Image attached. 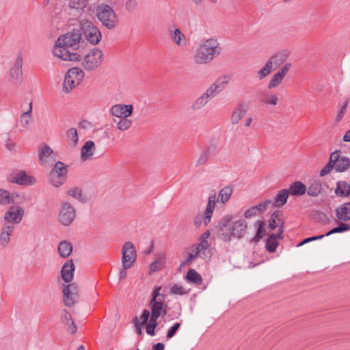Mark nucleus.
Returning <instances> with one entry per match:
<instances>
[{
  "label": "nucleus",
  "mask_w": 350,
  "mask_h": 350,
  "mask_svg": "<svg viewBox=\"0 0 350 350\" xmlns=\"http://www.w3.org/2000/svg\"><path fill=\"white\" fill-rule=\"evenodd\" d=\"M81 40L82 35L79 29L61 35L55 42L53 54L64 61H79L81 55L71 50L78 49Z\"/></svg>",
  "instance_id": "nucleus-1"
},
{
  "label": "nucleus",
  "mask_w": 350,
  "mask_h": 350,
  "mask_svg": "<svg viewBox=\"0 0 350 350\" xmlns=\"http://www.w3.org/2000/svg\"><path fill=\"white\" fill-rule=\"evenodd\" d=\"M247 227L244 219L226 215L219 224V236L224 241H230L232 238L240 239L245 234Z\"/></svg>",
  "instance_id": "nucleus-2"
},
{
  "label": "nucleus",
  "mask_w": 350,
  "mask_h": 350,
  "mask_svg": "<svg viewBox=\"0 0 350 350\" xmlns=\"http://www.w3.org/2000/svg\"><path fill=\"white\" fill-rule=\"evenodd\" d=\"M222 49L216 38H206L200 41L193 55L196 64H210L221 53Z\"/></svg>",
  "instance_id": "nucleus-3"
},
{
  "label": "nucleus",
  "mask_w": 350,
  "mask_h": 350,
  "mask_svg": "<svg viewBox=\"0 0 350 350\" xmlns=\"http://www.w3.org/2000/svg\"><path fill=\"white\" fill-rule=\"evenodd\" d=\"M77 218V209L75 206L66 200L61 201L58 207L57 222L62 226H71Z\"/></svg>",
  "instance_id": "nucleus-4"
},
{
  "label": "nucleus",
  "mask_w": 350,
  "mask_h": 350,
  "mask_svg": "<svg viewBox=\"0 0 350 350\" xmlns=\"http://www.w3.org/2000/svg\"><path fill=\"white\" fill-rule=\"evenodd\" d=\"M96 14L98 19L108 29H113L118 25V17L112 7L109 5H98Z\"/></svg>",
  "instance_id": "nucleus-5"
},
{
  "label": "nucleus",
  "mask_w": 350,
  "mask_h": 350,
  "mask_svg": "<svg viewBox=\"0 0 350 350\" xmlns=\"http://www.w3.org/2000/svg\"><path fill=\"white\" fill-rule=\"evenodd\" d=\"M84 77L83 71L77 67H74L67 72L62 87L65 93H69L72 90L81 83Z\"/></svg>",
  "instance_id": "nucleus-6"
},
{
  "label": "nucleus",
  "mask_w": 350,
  "mask_h": 350,
  "mask_svg": "<svg viewBox=\"0 0 350 350\" xmlns=\"http://www.w3.org/2000/svg\"><path fill=\"white\" fill-rule=\"evenodd\" d=\"M67 172V166L64 163L57 161L49 174V183L55 187L63 185L66 181Z\"/></svg>",
  "instance_id": "nucleus-7"
},
{
  "label": "nucleus",
  "mask_w": 350,
  "mask_h": 350,
  "mask_svg": "<svg viewBox=\"0 0 350 350\" xmlns=\"http://www.w3.org/2000/svg\"><path fill=\"white\" fill-rule=\"evenodd\" d=\"M103 57L102 51L94 49L84 56L82 65L88 71L94 70L101 65Z\"/></svg>",
  "instance_id": "nucleus-8"
},
{
  "label": "nucleus",
  "mask_w": 350,
  "mask_h": 350,
  "mask_svg": "<svg viewBox=\"0 0 350 350\" xmlns=\"http://www.w3.org/2000/svg\"><path fill=\"white\" fill-rule=\"evenodd\" d=\"M137 259L136 250L131 241L126 242L122 249V263L125 269H130Z\"/></svg>",
  "instance_id": "nucleus-9"
},
{
  "label": "nucleus",
  "mask_w": 350,
  "mask_h": 350,
  "mask_svg": "<svg viewBox=\"0 0 350 350\" xmlns=\"http://www.w3.org/2000/svg\"><path fill=\"white\" fill-rule=\"evenodd\" d=\"M81 29L84 32L85 38L92 44H98L101 40L102 35L98 28L90 21H85L81 24Z\"/></svg>",
  "instance_id": "nucleus-10"
},
{
  "label": "nucleus",
  "mask_w": 350,
  "mask_h": 350,
  "mask_svg": "<svg viewBox=\"0 0 350 350\" xmlns=\"http://www.w3.org/2000/svg\"><path fill=\"white\" fill-rule=\"evenodd\" d=\"M25 211L20 206H12L4 213L2 222L16 226L23 219Z\"/></svg>",
  "instance_id": "nucleus-11"
},
{
  "label": "nucleus",
  "mask_w": 350,
  "mask_h": 350,
  "mask_svg": "<svg viewBox=\"0 0 350 350\" xmlns=\"http://www.w3.org/2000/svg\"><path fill=\"white\" fill-rule=\"evenodd\" d=\"M79 292L77 284L72 283L66 285L63 289V302L68 307L72 306L76 301Z\"/></svg>",
  "instance_id": "nucleus-12"
},
{
  "label": "nucleus",
  "mask_w": 350,
  "mask_h": 350,
  "mask_svg": "<svg viewBox=\"0 0 350 350\" xmlns=\"http://www.w3.org/2000/svg\"><path fill=\"white\" fill-rule=\"evenodd\" d=\"M38 157L40 163L42 165L49 164L54 162L56 159L54 151L45 144L39 146Z\"/></svg>",
  "instance_id": "nucleus-13"
},
{
  "label": "nucleus",
  "mask_w": 350,
  "mask_h": 350,
  "mask_svg": "<svg viewBox=\"0 0 350 350\" xmlns=\"http://www.w3.org/2000/svg\"><path fill=\"white\" fill-rule=\"evenodd\" d=\"M10 180L20 185H31L36 183V179L33 176L23 170L12 174Z\"/></svg>",
  "instance_id": "nucleus-14"
},
{
  "label": "nucleus",
  "mask_w": 350,
  "mask_h": 350,
  "mask_svg": "<svg viewBox=\"0 0 350 350\" xmlns=\"http://www.w3.org/2000/svg\"><path fill=\"white\" fill-rule=\"evenodd\" d=\"M133 110L132 105L117 104L111 107L110 112L113 116L122 118L129 117L132 114Z\"/></svg>",
  "instance_id": "nucleus-15"
},
{
  "label": "nucleus",
  "mask_w": 350,
  "mask_h": 350,
  "mask_svg": "<svg viewBox=\"0 0 350 350\" xmlns=\"http://www.w3.org/2000/svg\"><path fill=\"white\" fill-rule=\"evenodd\" d=\"M15 228L16 226L13 224L2 222L0 232V245L2 247H6L9 244Z\"/></svg>",
  "instance_id": "nucleus-16"
},
{
  "label": "nucleus",
  "mask_w": 350,
  "mask_h": 350,
  "mask_svg": "<svg viewBox=\"0 0 350 350\" xmlns=\"http://www.w3.org/2000/svg\"><path fill=\"white\" fill-rule=\"evenodd\" d=\"M332 156H335L336 157V161H334L333 165L336 172H345L349 167L350 160L349 158L345 157H340L338 151L332 152L330 157Z\"/></svg>",
  "instance_id": "nucleus-17"
},
{
  "label": "nucleus",
  "mask_w": 350,
  "mask_h": 350,
  "mask_svg": "<svg viewBox=\"0 0 350 350\" xmlns=\"http://www.w3.org/2000/svg\"><path fill=\"white\" fill-rule=\"evenodd\" d=\"M22 66L23 59L21 55H18L16 58L14 65L10 70V75L13 83L18 84L21 81L23 75Z\"/></svg>",
  "instance_id": "nucleus-18"
},
{
  "label": "nucleus",
  "mask_w": 350,
  "mask_h": 350,
  "mask_svg": "<svg viewBox=\"0 0 350 350\" xmlns=\"http://www.w3.org/2000/svg\"><path fill=\"white\" fill-rule=\"evenodd\" d=\"M219 202V198L214 193L209 196L207 202L206 208L204 212V225L207 226L211 222L213 211L216 206V203Z\"/></svg>",
  "instance_id": "nucleus-19"
},
{
  "label": "nucleus",
  "mask_w": 350,
  "mask_h": 350,
  "mask_svg": "<svg viewBox=\"0 0 350 350\" xmlns=\"http://www.w3.org/2000/svg\"><path fill=\"white\" fill-rule=\"evenodd\" d=\"M75 268L72 260H67L63 265L61 270V275L66 283H69L73 279Z\"/></svg>",
  "instance_id": "nucleus-20"
},
{
  "label": "nucleus",
  "mask_w": 350,
  "mask_h": 350,
  "mask_svg": "<svg viewBox=\"0 0 350 350\" xmlns=\"http://www.w3.org/2000/svg\"><path fill=\"white\" fill-rule=\"evenodd\" d=\"M280 98L278 94H273L268 90L262 92L259 101L266 106H276L279 103Z\"/></svg>",
  "instance_id": "nucleus-21"
},
{
  "label": "nucleus",
  "mask_w": 350,
  "mask_h": 350,
  "mask_svg": "<svg viewBox=\"0 0 350 350\" xmlns=\"http://www.w3.org/2000/svg\"><path fill=\"white\" fill-rule=\"evenodd\" d=\"M171 38L174 43L179 47H185L187 45L185 35L178 28L170 29Z\"/></svg>",
  "instance_id": "nucleus-22"
},
{
  "label": "nucleus",
  "mask_w": 350,
  "mask_h": 350,
  "mask_svg": "<svg viewBox=\"0 0 350 350\" xmlns=\"http://www.w3.org/2000/svg\"><path fill=\"white\" fill-rule=\"evenodd\" d=\"M247 111V107L245 104H239L233 110L230 121L232 124H238Z\"/></svg>",
  "instance_id": "nucleus-23"
},
{
  "label": "nucleus",
  "mask_w": 350,
  "mask_h": 350,
  "mask_svg": "<svg viewBox=\"0 0 350 350\" xmlns=\"http://www.w3.org/2000/svg\"><path fill=\"white\" fill-rule=\"evenodd\" d=\"M290 55L288 50H282L273 54L267 61L271 62V66L278 67L284 62Z\"/></svg>",
  "instance_id": "nucleus-24"
},
{
  "label": "nucleus",
  "mask_w": 350,
  "mask_h": 350,
  "mask_svg": "<svg viewBox=\"0 0 350 350\" xmlns=\"http://www.w3.org/2000/svg\"><path fill=\"white\" fill-rule=\"evenodd\" d=\"M66 194L82 203H85L88 200L87 196L83 193L82 189L78 187L70 188L67 190Z\"/></svg>",
  "instance_id": "nucleus-25"
},
{
  "label": "nucleus",
  "mask_w": 350,
  "mask_h": 350,
  "mask_svg": "<svg viewBox=\"0 0 350 350\" xmlns=\"http://www.w3.org/2000/svg\"><path fill=\"white\" fill-rule=\"evenodd\" d=\"M94 142L89 140L87 141L81 150V157L83 160H88L92 157L95 152Z\"/></svg>",
  "instance_id": "nucleus-26"
},
{
  "label": "nucleus",
  "mask_w": 350,
  "mask_h": 350,
  "mask_svg": "<svg viewBox=\"0 0 350 350\" xmlns=\"http://www.w3.org/2000/svg\"><path fill=\"white\" fill-rule=\"evenodd\" d=\"M62 321L67 325L68 332L72 334L77 332V327L72 319L71 314L66 310H63L62 314Z\"/></svg>",
  "instance_id": "nucleus-27"
},
{
  "label": "nucleus",
  "mask_w": 350,
  "mask_h": 350,
  "mask_svg": "<svg viewBox=\"0 0 350 350\" xmlns=\"http://www.w3.org/2000/svg\"><path fill=\"white\" fill-rule=\"evenodd\" d=\"M336 215L339 220H350V202L345 203L336 209Z\"/></svg>",
  "instance_id": "nucleus-28"
},
{
  "label": "nucleus",
  "mask_w": 350,
  "mask_h": 350,
  "mask_svg": "<svg viewBox=\"0 0 350 350\" xmlns=\"http://www.w3.org/2000/svg\"><path fill=\"white\" fill-rule=\"evenodd\" d=\"M288 191L291 196H300L306 193L307 189L303 183L295 181L291 185Z\"/></svg>",
  "instance_id": "nucleus-29"
},
{
  "label": "nucleus",
  "mask_w": 350,
  "mask_h": 350,
  "mask_svg": "<svg viewBox=\"0 0 350 350\" xmlns=\"http://www.w3.org/2000/svg\"><path fill=\"white\" fill-rule=\"evenodd\" d=\"M165 300H159L157 301H149V306L151 310V314L160 317V316L164 313L165 314V310L164 308Z\"/></svg>",
  "instance_id": "nucleus-30"
},
{
  "label": "nucleus",
  "mask_w": 350,
  "mask_h": 350,
  "mask_svg": "<svg viewBox=\"0 0 350 350\" xmlns=\"http://www.w3.org/2000/svg\"><path fill=\"white\" fill-rule=\"evenodd\" d=\"M290 195L288 189H283L278 193L275 196L274 201H272V204L275 207L282 206L284 205L287 201L288 196Z\"/></svg>",
  "instance_id": "nucleus-31"
},
{
  "label": "nucleus",
  "mask_w": 350,
  "mask_h": 350,
  "mask_svg": "<svg viewBox=\"0 0 350 350\" xmlns=\"http://www.w3.org/2000/svg\"><path fill=\"white\" fill-rule=\"evenodd\" d=\"M72 245L68 241H62L58 245V252L62 258H68L72 252Z\"/></svg>",
  "instance_id": "nucleus-32"
},
{
  "label": "nucleus",
  "mask_w": 350,
  "mask_h": 350,
  "mask_svg": "<svg viewBox=\"0 0 350 350\" xmlns=\"http://www.w3.org/2000/svg\"><path fill=\"white\" fill-rule=\"evenodd\" d=\"M14 196L13 193L10 191L0 189V204L5 206L10 204H14Z\"/></svg>",
  "instance_id": "nucleus-33"
},
{
  "label": "nucleus",
  "mask_w": 350,
  "mask_h": 350,
  "mask_svg": "<svg viewBox=\"0 0 350 350\" xmlns=\"http://www.w3.org/2000/svg\"><path fill=\"white\" fill-rule=\"evenodd\" d=\"M186 280L188 282L193 283L196 285H200L202 282V276L193 269L188 270L186 275Z\"/></svg>",
  "instance_id": "nucleus-34"
},
{
  "label": "nucleus",
  "mask_w": 350,
  "mask_h": 350,
  "mask_svg": "<svg viewBox=\"0 0 350 350\" xmlns=\"http://www.w3.org/2000/svg\"><path fill=\"white\" fill-rule=\"evenodd\" d=\"M210 100L211 99L203 93L193 102L191 109L193 111H198L204 107Z\"/></svg>",
  "instance_id": "nucleus-35"
},
{
  "label": "nucleus",
  "mask_w": 350,
  "mask_h": 350,
  "mask_svg": "<svg viewBox=\"0 0 350 350\" xmlns=\"http://www.w3.org/2000/svg\"><path fill=\"white\" fill-rule=\"evenodd\" d=\"M335 193L338 196H348L350 195V185L345 181H340L337 184Z\"/></svg>",
  "instance_id": "nucleus-36"
},
{
  "label": "nucleus",
  "mask_w": 350,
  "mask_h": 350,
  "mask_svg": "<svg viewBox=\"0 0 350 350\" xmlns=\"http://www.w3.org/2000/svg\"><path fill=\"white\" fill-rule=\"evenodd\" d=\"M66 135L68 144L72 147H75L79 141V135L77 129L75 128H70L67 131Z\"/></svg>",
  "instance_id": "nucleus-37"
},
{
  "label": "nucleus",
  "mask_w": 350,
  "mask_h": 350,
  "mask_svg": "<svg viewBox=\"0 0 350 350\" xmlns=\"http://www.w3.org/2000/svg\"><path fill=\"white\" fill-rule=\"evenodd\" d=\"M273 70L271 66V62L267 61L265 64L257 72V77L259 80H262L267 77Z\"/></svg>",
  "instance_id": "nucleus-38"
},
{
  "label": "nucleus",
  "mask_w": 350,
  "mask_h": 350,
  "mask_svg": "<svg viewBox=\"0 0 350 350\" xmlns=\"http://www.w3.org/2000/svg\"><path fill=\"white\" fill-rule=\"evenodd\" d=\"M230 77L228 75H223L218 77L213 83L214 85L221 92L224 90L230 81Z\"/></svg>",
  "instance_id": "nucleus-39"
},
{
  "label": "nucleus",
  "mask_w": 350,
  "mask_h": 350,
  "mask_svg": "<svg viewBox=\"0 0 350 350\" xmlns=\"http://www.w3.org/2000/svg\"><path fill=\"white\" fill-rule=\"evenodd\" d=\"M321 191V183L318 180L313 181L309 186L307 193L308 196L317 197Z\"/></svg>",
  "instance_id": "nucleus-40"
},
{
  "label": "nucleus",
  "mask_w": 350,
  "mask_h": 350,
  "mask_svg": "<svg viewBox=\"0 0 350 350\" xmlns=\"http://www.w3.org/2000/svg\"><path fill=\"white\" fill-rule=\"evenodd\" d=\"M31 113L32 103H30L29 109L26 112H24L21 115L20 121L22 126L25 128L27 127L31 120Z\"/></svg>",
  "instance_id": "nucleus-41"
},
{
  "label": "nucleus",
  "mask_w": 350,
  "mask_h": 350,
  "mask_svg": "<svg viewBox=\"0 0 350 350\" xmlns=\"http://www.w3.org/2000/svg\"><path fill=\"white\" fill-rule=\"evenodd\" d=\"M232 194V189L230 187H226L223 188L219 193V201H221V203L224 204L230 198Z\"/></svg>",
  "instance_id": "nucleus-42"
},
{
  "label": "nucleus",
  "mask_w": 350,
  "mask_h": 350,
  "mask_svg": "<svg viewBox=\"0 0 350 350\" xmlns=\"http://www.w3.org/2000/svg\"><path fill=\"white\" fill-rule=\"evenodd\" d=\"M255 226L258 228L256 236L253 240L258 242L260 239L265 236V224L262 221H256Z\"/></svg>",
  "instance_id": "nucleus-43"
},
{
  "label": "nucleus",
  "mask_w": 350,
  "mask_h": 350,
  "mask_svg": "<svg viewBox=\"0 0 350 350\" xmlns=\"http://www.w3.org/2000/svg\"><path fill=\"white\" fill-rule=\"evenodd\" d=\"M209 247L208 241H200L198 245L195 247V250L199 254V256L202 258H206V252Z\"/></svg>",
  "instance_id": "nucleus-44"
},
{
  "label": "nucleus",
  "mask_w": 350,
  "mask_h": 350,
  "mask_svg": "<svg viewBox=\"0 0 350 350\" xmlns=\"http://www.w3.org/2000/svg\"><path fill=\"white\" fill-rule=\"evenodd\" d=\"M278 245V243L276 239V237L275 234H272L269 236L266 241V249L269 252H273L275 251Z\"/></svg>",
  "instance_id": "nucleus-45"
},
{
  "label": "nucleus",
  "mask_w": 350,
  "mask_h": 350,
  "mask_svg": "<svg viewBox=\"0 0 350 350\" xmlns=\"http://www.w3.org/2000/svg\"><path fill=\"white\" fill-rule=\"evenodd\" d=\"M350 230V226L345 223L341 222L339 226L332 228L331 230L325 234V237H328L332 234L341 233Z\"/></svg>",
  "instance_id": "nucleus-46"
},
{
  "label": "nucleus",
  "mask_w": 350,
  "mask_h": 350,
  "mask_svg": "<svg viewBox=\"0 0 350 350\" xmlns=\"http://www.w3.org/2000/svg\"><path fill=\"white\" fill-rule=\"evenodd\" d=\"M171 295H185L188 294L189 291L186 290L182 285L178 284H173L170 289Z\"/></svg>",
  "instance_id": "nucleus-47"
},
{
  "label": "nucleus",
  "mask_w": 350,
  "mask_h": 350,
  "mask_svg": "<svg viewBox=\"0 0 350 350\" xmlns=\"http://www.w3.org/2000/svg\"><path fill=\"white\" fill-rule=\"evenodd\" d=\"M116 122L118 129L120 131H126L129 129L132 125V120L127 119V118H120Z\"/></svg>",
  "instance_id": "nucleus-48"
},
{
  "label": "nucleus",
  "mask_w": 350,
  "mask_h": 350,
  "mask_svg": "<svg viewBox=\"0 0 350 350\" xmlns=\"http://www.w3.org/2000/svg\"><path fill=\"white\" fill-rule=\"evenodd\" d=\"M150 316H151V313H150V310H148L147 309L144 310L142 312V314L140 317V319L142 320V322L140 323H139V321H138V319L137 317H135L134 318L133 322L135 323V326H142V325H145L147 323L149 317H150Z\"/></svg>",
  "instance_id": "nucleus-49"
},
{
  "label": "nucleus",
  "mask_w": 350,
  "mask_h": 350,
  "mask_svg": "<svg viewBox=\"0 0 350 350\" xmlns=\"http://www.w3.org/2000/svg\"><path fill=\"white\" fill-rule=\"evenodd\" d=\"M283 78L277 72L275 73L269 81L268 88L269 90L278 87L282 82Z\"/></svg>",
  "instance_id": "nucleus-50"
},
{
  "label": "nucleus",
  "mask_w": 350,
  "mask_h": 350,
  "mask_svg": "<svg viewBox=\"0 0 350 350\" xmlns=\"http://www.w3.org/2000/svg\"><path fill=\"white\" fill-rule=\"evenodd\" d=\"M280 213L279 211H275L272 214L269 224V228L271 230H274L279 226L280 222Z\"/></svg>",
  "instance_id": "nucleus-51"
},
{
  "label": "nucleus",
  "mask_w": 350,
  "mask_h": 350,
  "mask_svg": "<svg viewBox=\"0 0 350 350\" xmlns=\"http://www.w3.org/2000/svg\"><path fill=\"white\" fill-rule=\"evenodd\" d=\"M334 161H336L335 156L330 157L329 161L321 171H320V176H324L327 174H328L330 171L334 168V166L333 165Z\"/></svg>",
  "instance_id": "nucleus-52"
},
{
  "label": "nucleus",
  "mask_w": 350,
  "mask_h": 350,
  "mask_svg": "<svg viewBox=\"0 0 350 350\" xmlns=\"http://www.w3.org/2000/svg\"><path fill=\"white\" fill-rule=\"evenodd\" d=\"M161 289V286H157L154 288L153 291L151 293V299L150 301L154 302L159 300H165V296L160 293Z\"/></svg>",
  "instance_id": "nucleus-53"
},
{
  "label": "nucleus",
  "mask_w": 350,
  "mask_h": 350,
  "mask_svg": "<svg viewBox=\"0 0 350 350\" xmlns=\"http://www.w3.org/2000/svg\"><path fill=\"white\" fill-rule=\"evenodd\" d=\"M69 5L73 9L83 10L87 5V0H70Z\"/></svg>",
  "instance_id": "nucleus-54"
},
{
  "label": "nucleus",
  "mask_w": 350,
  "mask_h": 350,
  "mask_svg": "<svg viewBox=\"0 0 350 350\" xmlns=\"http://www.w3.org/2000/svg\"><path fill=\"white\" fill-rule=\"evenodd\" d=\"M272 204L271 200H267L262 202V203H260L254 206L255 210L257 211L258 215L260 213H262L267 210L268 206Z\"/></svg>",
  "instance_id": "nucleus-55"
},
{
  "label": "nucleus",
  "mask_w": 350,
  "mask_h": 350,
  "mask_svg": "<svg viewBox=\"0 0 350 350\" xmlns=\"http://www.w3.org/2000/svg\"><path fill=\"white\" fill-rule=\"evenodd\" d=\"M348 104H349V99L347 98V99H346V100L344 102L342 105L340 107V108L338 111L336 118V121L337 122H340L342 119V118L346 112Z\"/></svg>",
  "instance_id": "nucleus-56"
},
{
  "label": "nucleus",
  "mask_w": 350,
  "mask_h": 350,
  "mask_svg": "<svg viewBox=\"0 0 350 350\" xmlns=\"http://www.w3.org/2000/svg\"><path fill=\"white\" fill-rule=\"evenodd\" d=\"M209 152V148L201 152L198 159L196 161V165H202L206 162L208 158Z\"/></svg>",
  "instance_id": "nucleus-57"
},
{
  "label": "nucleus",
  "mask_w": 350,
  "mask_h": 350,
  "mask_svg": "<svg viewBox=\"0 0 350 350\" xmlns=\"http://www.w3.org/2000/svg\"><path fill=\"white\" fill-rule=\"evenodd\" d=\"M204 93L209 98V99L211 100L212 98L215 97L219 93V92L214 85V84L212 83Z\"/></svg>",
  "instance_id": "nucleus-58"
},
{
  "label": "nucleus",
  "mask_w": 350,
  "mask_h": 350,
  "mask_svg": "<svg viewBox=\"0 0 350 350\" xmlns=\"http://www.w3.org/2000/svg\"><path fill=\"white\" fill-rule=\"evenodd\" d=\"M181 324L180 323H174L167 332L166 337L167 339L172 338L176 334Z\"/></svg>",
  "instance_id": "nucleus-59"
},
{
  "label": "nucleus",
  "mask_w": 350,
  "mask_h": 350,
  "mask_svg": "<svg viewBox=\"0 0 350 350\" xmlns=\"http://www.w3.org/2000/svg\"><path fill=\"white\" fill-rule=\"evenodd\" d=\"M292 67V64L291 63H286L278 72L277 73L279 74L283 79L284 77L287 75L288 71Z\"/></svg>",
  "instance_id": "nucleus-60"
},
{
  "label": "nucleus",
  "mask_w": 350,
  "mask_h": 350,
  "mask_svg": "<svg viewBox=\"0 0 350 350\" xmlns=\"http://www.w3.org/2000/svg\"><path fill=\"white\" fill-rule=\"evenodd\" d=\"M137 5L136 0H127L125 3V8L128 11L132 12L137 9Z\"/></svg>",
  "instance_id": "nucleus-61"
},
{
  "label": "nucleus",
  "mask_w": 350,
  "mask_h": 350,
  "mask_svg": "<svg viewBox=\"0 0 350 350\" xmlns=\"http://www.w3.org/2000/svg\"><path fill=\"white\" fill-rule=\"evenodd\" d=\"M323 237H325V235L321 234V235H319V236H315V237H311L306 238V239H304L298 245V246L303 245H304L306 243H308L313 241L320 240V239H323Z\"/></svg>",
  "instance_id": "nucleus-62"
},
{
  "label": "nucleus",
  "mask_w": 350,
  "mask_h": 350,
  "mask_svg": "<svg viewBox=\"0 0 350 350\" xmlns=\"http://www.w3.org/2000/svg\"><path fill=\"white\" fill-rule=\"evenodd\" d=\"M257 215H258V213L255 210L254 206H252L250 208L247 209L244 213V216L245 218H251Z\"/></svg>",
  "instance_id": "nucleus-63"
},
{
  "label": "nucleus",
  "mask_w": 350,
  "mask_h": 350,
  "mask_svg": "<svg viewBox=\"0 0 350 350\" xmlns=\"http://www.w3.org/2000/svg\"><path fill=\"white\" fill-rule=\"evenodd\" d=\"M162 264H163L162 260H157V261L153 262L150 266V271L154 272V271L159 270L160 267L162 265Z\"/></svg>",
  "instance_id": "nucleus-64"
}]
</instances>
